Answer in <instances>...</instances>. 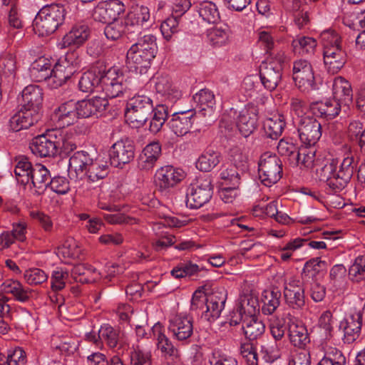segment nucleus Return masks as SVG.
Listing matches in <instances>:
<instances>
[{
    "label": "nucleus",
    "mask_w": 365,
    "mask_h": 365,
    "mask_svg": "<svg viewBox=\"0 0 365 365\" xmlns=\"http://www.w3.org/2000/svg\"><path fill=\"white\" fill-rule=\"evenodd\" d=\"M333 100L342 106H349L353 100V92L350 83L343 77L334 78L332 84Z\"/></svg>",
    "instance_id": "obj_28"
},
{
    "label": "nucleus",
    "mask_w": 365,
    "mask_h": 365,
    "mask_svg": "<svg viewBox=\"0 0 365 365\" xmlns=\"http://www.w3.org/2000/svg\"><path fill=\"white\" fill-rule=\"evenodd\" d=\"M257 307L258 302L256 297L250 294H245L240 297L239 306L240 314L245 316H255Z\"/></svg>",
    "instance_id": "obj_57"
},
{
    "label": "nucleus",
    "mask_w": 365,
    "mask_h": 365,
    "mask_svg": "<svg viewBox=\"0 0 365 365\" xmlns=\"http://www.w3.org/2000/svg\"><path fill=\"white\" fill-rule=\"evenodd\" d=\"M22 108L39 112L43 101V92L38 86L29 85L24 88L21 93Z\"/></svg>",
    "instance_id": "obj_31"
},
{
    "label": "nucleus",
    "mask_w": 365,
    "mask_h": 365,
    "mask_svg": "<svg viewBox=\"0 0 365 365\" xmlns=\"http://www.w3.org/2000/svg\"><path fill=\"white\" fill-rule=\"evenodd\" d=\"M69 273L62 268H57L52 273L51 277V284L52 290L56 292L62 290L68 280Z\"/></svg>",
    "instance_id": "obj_59"
},
{
    "label": "nucleus",
    "mask_w": 365,
    "mask_h": 365,
    "mask_svg": "<svg viewBox=\"0 0 365 365\" xmlns=\"http://www.w3.org/2000/svg\"><path fill=\"white\" fill-rule=\"evenodd\" d=\"M357 161L354 155L349 153L336 169V162L331 160L316 170L317 177L324 181L330 190L334 193L341 191L350 182L356 168Z\"/></svg>",
    "instance_id": "obj_2"
},
{
    "label": "nucleus",
    "mask_w": 365,
    "mask_h": 365,
    "mask_svg": "<svg viewBox=\"0 0 365 365\" xmlns=\"http://www.w3.org/2000/svg\"><path fill=\"white\" fill-rule=\"evenodd\" d=\"M26 354L19 346L9 348L6 359H0V364L2 365H26Z\"/></svg>",
    "instance_id": "obj_50"
},
{
    "label": "nucleus",
    "mask_w": 365,
    "mask_h": 365,
    "mask_svg": "<svg viewBox=\"0 0 365 365\" xmlns=\"http://www.w3.org/2000/svg\"><path fill=\"white\" fill-rule=\"evenodd\" d=\"M304 240L303 238H296L287 242L279 252L280 259L286 262L290 259L293 252L304 246Z\"/></svg>",
    "instance_id": "obj_60"
},
{
    "label": "nucleus",
    "mask_w": 365,
    "mask_h": 365,
    "mask_svg": "<svg viewBox=\"0 0 365 365\" xmlns=\"http://www.w3.org/2000/svg\"><path fill=\"white\" fill-rule=\"evenodd\" d=\"M192 317L185 314H178L169 320L168 331L174 339L181 342H188L193 334Z\"/></svg>",
    "instance_id": "obj_11"
},
{
    "label": "nucleus",
    "mask_w": 365,
    "mask_h": 365,
    "mask_svg": "<svg viewBox=\"0 0 365 365\" xmlns=\"http://www.w3.org/2000/svg\"><path fill=\"white\" fill-rule=\"evenodd\" d=\"M242 171L243 170L239 168L237 165L232 163L223 165L220 173L223 185L240 186Z\"/></svg>",
    "instance_id": "obj_43"
},
{
    "label": "nucleus",
    "mask_w": 365,
    "mask_h": 365,
    "mask_svg": "<svg viewBox=\"0 0 365 365\" xmlns=\"http://www.w3.org/2000/svg\"><path fill=\"white\" fill-rule=\"evenodd\" d=\"M130 365H152V354L145 351L138 346L134 347L130 353Z\"/></svg>",
    "instance_id": "obj_55"
},
{
    "label": "nucleus",
    "mask_w": 365,
    "mask_h": 365,
    "mask_svg": "<svg viewBox=\"0 0 365 365\" xmlns=\"http://www.w3.org/2000/svg\"><path fill=\"white\" fill-rule=\"evenodd\" d=\"M363 314L354 311L341 322L339 327L344 331V339L347 343H352L359 336L363 323Z\"/></svg>",
    "instance_id": "obj_18"
},
{
    "label": "nucleus",
    "mask_w": 365,
    "mask_h": 365,
    "mask_svg": "<svg viewBox=\"0 0 365 365\" xmlns=\"http://www.w3.org/2000/svg\"><path fill=\"white\" fill-rule=\"evenodd\" d=\"M197 12L203 21L209 24H216L220 19L217 5L210 1H204L199 4Z\"/></svg>",
    "instance_id": "obj_44"
},
{
    "label": "nucleus",
    "mask_w": 365,
    "mask_h": 365,
    "mask_svg": "<svg viewBox=\"0 0 365 365\" xmlns=\"http://www.w3.org/2000/svg\"><path fill=\"white\" fill-rule=\"evenodd\" d=\"M56 148L57 154L59 152L68 154L76 148V143L72 135L64 133L63 131L56 130Z\"/></svg>",
    "instance_id": "obj_48"
},
{
    "label": "nucleus",
    "mask_w": 365,
    "mask_h": 365,
    "mask_svg": "<svg viewBox=\"0 0 365 365\" xmlns=\"http://www.w3.org/2000/svg\"><path fill=\"white\" fill-rule=\"evenodd\" d=\"M229 115H236L237 126L243 136H249L255 130L258 119L257 110L255 106L248 105L238 113L232 108Z\"/></svg>",
    "instance_id": "obj_13"
},
{
    "label": "nucleus",
    "mask_w": 365,
    "mask_h": 365,
    "mask_svg": "<svg viewBox=\"0 0 365 365\" xmlns=\"http://www.w3.org/2000/svg\"><path fill=\"white\" fill-rule=\"evenodd\" d=\"M284 297L286 304L293 309L300 310L305 306L303 282L295 277L284 279Z\"/></svg>",
    "instance_id": "obj_9"
},
{
    "label": "nucleus",
    "mask_w": 365,
    "mask_h": 365,
    "mask_svg": "<svg viewBox=\"0 0 365 365\" xmlns=\"http://www.w3.org/2000/svg\"><path fill=\"white\" fill-rule=\"evenodd\" d=\"M212 194L211 179L207 176L200 177L187 190L186 205L191 209H198L210 200Z\"/></svg>",
    "instance_id": "obj_5"
},
{
    "label": "nucleus",
    "mask_w": 365,
    "mask_h": 365,
    "mask_svg": "<svg viewBox=\"0 0 365 365\" xmlns=\"http://www.w3.org/2000/svg\"><path fill=\"white\" fill-rule=\"evenodd\" d=\"M259 77L263 86L269 90L274 89L281 78L279 70H264L259 73Z\"/></svg>",
    "instance_id": "obj_58"
},
{
    "label": "nucleus",
    "mask_w": 365,
    "mask_h": 365,
    "mask_svg": "<svg viewBox=\"0 0 365 365\" xmlns=\"http://www.w3.org/2000/svg\"><path fill=\"white\" fill-rule=\"evenodd\" d=\"M210 365H238L237 361L232 356L214 350L210 359Z\"/></svg>",
    "instance_id": "obj_63"
},
{
    "label": "nucleus",
    "mask_w": 365,
    "mask_h": 365,
    "mask_svg": "<svg viewBox=\"0 0 365 365\" xmlns=\"http://www.w3.org/2000/svg\"><path fill=\"white\" fill-rule=\"evenodd\" d=\"M98 339L110 349H123L125 342L120 337L119 331L110 326L103 325L98 331Z\"/></svg>",
    "instance_id": "obj_35"
},
{
    "label": "nucleus",
    "mask_w": 365,
    "mask_h": 365,
    "mask_svg": "<svg viewBox=\"0 0 365 365\" xmlns=\"http://www.w3.org/2000/svg\"><path fill=\"white\" fill-rule=\"evenodd\" d=\"M120 70H104L101 74L102 82L106 86V92L108 97L115 98L123 91L122 78L119 76L118 72Z\"/></svg>",
    "instance_id": "obj_32"
},
{
    "label": "nucleus",
    "mask_w": 365,
    "mask_h": 365,
    "mask_svg": "<svg viewBox=\"0 0 365 365\" xmlns=\"http://www.w3.org/2000/svg\"><path fill=\"white\" fill-rule=\"evenodd\" d=\"M226 300L227 292L223 288L209 294L205 309L201 312V317L210 322L215 321L220 317Z\"/></svg>",
    "instance_id": "obj_15"
},
{
    "label": "nucleus",
    "mask_w": 365,
    "mask_h": 365,
    "mask_svg": "<svg viewBox=\"0 0 365 365\" xmlns=\"http://www.w3.org/2000/svg\"><path fill=\"white\" fill-rule=\"evenodd\" d=\"M24 279L29 284H39L46 282L48 276L42 269L34 268L25 272Z\"/></svg>",
    "instance_id": "obj_61"
},
{
    "label": "nucleus",
    "mask_w": 365,
    "mask_h": 365,
    "mask_svg": "<svg viewBox=\"0 0 365 365\" xmlns=\"http://www.w3.org/2000/svg\"><path fill=\"white\" fill-rule=\"evenodd\" d=\"M56 130L34 138L30 144L33 154L41 158L57 155Z\"/></svg>",
    "instance_id": "obj_16"
},
{
    "label": "nucleus",
    "mask_w": 365,
    "mask_h": 365,
    "mask_svg": "<svg viewBox=\"0 0 365 365\" xmlns=\"http://www.w3.org/2000/svg\"><path fill=\"white\" fill-rule=\"evenodd\" d=\"M200 271L199 266L191 262H181L171 271V274L175 278L191 277Z\"/></svg>",
    "instance_id": "obj_52"
},
{
    "label": "nucleus",
    "mask_w": 365,
    "mask_h": 365,
    "mask_svg": "<svg viewBox=\"0 0 365 365\" xmlns=\"http://www.w3.org/2000/svg\"><path fill=\"white\" fill-rule=\"evenodd\" d=\"M153 110L152 100L145 96L130 99L125 112L126 121L133 127L140 128L147 121Z\"/></svg>",
    "instance_id": "obj_7"
},
{
    "label": "nucleus",
    "mask_w": 365,
    "mask_h": 365,
    "mask_svg": "<svg viewBox=\"0 0 365 365\" xmlns=\"http://www.w3.org/2000/svg\"><path fill=\"white\" fill-rule=\"evenodd\" d=\"M180 19L170 16L161 24L160 31L166 41H171L173 36L180 31Z\"/></svg>",
    "instance_id": "obj_53"
},
{
    "label": "nucleus",
    "mask_w": 365,
    "mask_h": 365,
    "mask_svg": "<svg viewBox=\"0 0 365 365\" xmlns=\"http://www.w3.org/2000/svg\"><path fill=\"white\" fill-rule=\"evenodd\" d=\"M319 38L323 46V50L341 46V38L340 35L333 29L323 31L320 34Z\"/></svg>",
    "instance_id": "obj_54"
},
{
    "label": "nucleus",
    "mask_w": 365,
    "mask_h": 365,
    "mask_svg": "<svg viewBox=\"0 0 365 365\" xmlns=\"http://www.w3.org/2000/svg\"><path fill=\"white\" fill-rule=\"evenodd\" d=\"M285 127L284 118L282 115H274L267 118L263 123L265 135L271 139H277Z\"/></svg>",
    "instance_id": "obj_39"
},
{
    "label": "nucleus",
    "mask_w": 365,
    "mask_h": 365,
    "mask_svg": "<svg viewBox=\"0 0 365 365\" xmlns=\"http://www.w3.org/2000/svg\"><path fill=\"white\" fill-rule=\"evenodd\" d=\"M104 28V34L107 39L110 41H117L120 39L124 34H132L129 31V28L124 21H114L107 23Z\"/></svg>",
    "instance_id": "obj_45"
},
{
    "label": "nucleus",
    "mask_w": 365,
    "mask_h": 365,
    "mask_svg": "<svg viewBox=\"0 0 365 365\" xmlns=\"http://www.w3.org/2000/svg\"><path fill=\"white\" fill-rule=\"evenodd\" d=\"M51 118L58 127H65L73 124L78 119L76 102L68 101L62 103L55 110Z\"/></svg>",
    "instance_id": "obj_23"
},
{
    "label": "nucleus",
    "mask_w": 365,
    "mask_h": 365,
    "mask_svg": "<svg viewBox=\"0 0 365 365\" xmlns=\"http://www.w3.org/2000/svg\"><path fill=\"white\" fill-rule=\"evenodd\" d=\"M93 159L84 151L75 153L69 159L68 173L76 179H83L86 177L87 170Z\"/></svg>",
    "instance_id": "obj_24"
},
{
    "label": "nucleus",
    "mask_w": 365,
    "mask_h": 365,
    "mask_svg": "<svg viewBox=\"0 0 365 365\" xmlns=\"http://www.w3.org/2000/svg\"><path fill=\"white\" fill-rule=\"evenodd\" d=\"M259 177L263 185L271 187L282 176V163L279 158L270 152L264 153L258 163Z\"/></svg>",
    "instance_id": "obj_6"
},
{
    "label": "nucleus",
    "mask_w": 365,
    "mask_h": 365,
    "mask_svg": "<svg viewBox=\"0 0 365 365\" xmlns=\"http://www.w3.org/2000/svg\"><path fill=\"white\" fill-rule=\"evenodd\" d=\"M66 15L65 6L61 4H51L43 6L34 19V30L39 36L53 34L63 24Z\"/></svg>",
    "instance_id": "obj_3"
},
{
    "label": "nucleus",
    "mask_w": 365,
    "mask_h": 365,
    "mask_svg": "<svg viewBox=\"0 0 365 365\" xmlns=\"http://www.w3.org/2000/svg\"><path fill=\"white\" fill-rule=\"evenodd\" d=\"M300 140L307 146H314L322 136L321 124L311 116L302 118L297 122Z\"/></svg>",
    "instance_id": "obj_12"
},
{
    "label": "nucleus",
    "mask_w": 365,
    "mask_h": 365,
    "mask_svg": "<svg viewBox=\"0 0 365 365\" xmlns=\"http://www.w3.org/2000/svg\"><path fill=\"white\" fill-rule=\"evenodd\" d=\"M281 292L277 288L266 289L262 293V313L265 315L272 314L280 304Z\"/></svg>",
    "instance_id": "obj_36"
},
{
    "label": "nucleus",
    "mask_w": 365,
    "mask_h": 365,
    "mask_svg": "<svg viewBox=\"0 0 365 365\" xmlns=\"http://www.w3.org/2000/svg\"><path fill=\"white\" fill-rule=\"evenodd\" d=\"M150 9L145 6L137 4L128 13L125 21L132 33H140L142 27L150 20Z\"/></svg>",
    "instance_id": "obj_22"
},
{
    "label": "nucleus",
    "mask_w": 365,
    "mask_h": 365,
    "mask_svg": "<svg viewBox=\"0 0 365 365\" xmlns=\"http://www.w3.org/2000/svg\"><path fill=\"white\" fill-rule=\"evenodd\" d=\"M157 94L162 101L167 104L157 105L153 108V115L150 123L149 130L153 133L160 130L169 114L168 106L175 103L182 96V91L173 84L165 73L157 72L153 78Z\"/></svg>",
    "instance_id": "obj_1"
},
{
    "label": "nucleus",
    "mask_w": 365,
    "mask_h": 365,
    "mask_svg": "<svg viewBox=\"0 0 365 365\" xmlns=\"http://www.w3.org/2000/svg\"><path fill=\"white\" fill-rule=\"evenodd\" d=\"M41 118L39 112L35 110H26L21 107L20 110L13 115L9 122V129L14 132L29 128Z\"/></svg>",
    "instance_id": "obj_19"
},
{
    "label": "nucleus",
    "mask_w": 365,
    "mask_h": 365,
    "mask_svg": "<svg viewBox=\"0 0 365 365\" xmlns=\"http://www.w3.org/2000/svg\"><path fill=\"white\" fill-rule=\"evenodd\" d=\"M193 115L192 110L174 113L168 122L170 128L178 136L186 135L192 125Z\"/></svg>",
    "instance_id": "obj_27"
},
{
    "label": "nucleus",
    "mask_w": 365,
    "mask_h": 365,
    "mask_svg": "<svg viewBox=\"0 0 365 365\" xmlns=\"http://www.w3.org/2000/svg\"><path fill=\"white\" fill-rule=\"evenodd\" d=\"M221 154L211 148L206 149L198 158L196 168L204 172H210L221 161Z\"/></svg>",
    "instance_id": "obj_40"
},
{
    "label": "nucleus",
    "mask_w": 365,
    "mask_h": 365,
    "mask_svg": "<svg viewBox=\"0 0 365 365\" xmlns=\"http://www.w3.org/2000/svg\"><path fill=\"white\" fill-rule=\"evenodd\" d=\"M81 249L78 242L73 238L67 239L58 249V255L65 259H75L80 257Z\"/></svg>",
    "instance_id": "obj_47"
},
{
    "label": "nucleus",
    "mask_w": 365,
    "mask_h": 365,
    "mask_svg": "<svg viewBox=\"0 0 365 365\" xmlns=\"http://www.w3.org/2000/svg\"><path fill=\"white\" fill-rule=\"evenodd\" d=\"M327 268V263L319 258H314L306 262L304 267V272L312 277L319 274Z\"/></svg>",
    "instance_id": "obj_64"
},
{
    "label": "nucleus",
    "mask_w": 365,
    "mask_h": 365,
    "mask_svg": "<svg viewBox=\"0 0 365 365\" xmlns=\"http://www.w3.org/2000/svg\"><path fill=\"white\" fill-rule=\"evenodd\" d=\"M90 36L91 29L88 25L83 23L76 24L63 36L58 46L61 48H78L88 41Z\"/></svg>",
    "instance_id": "obj_14"
},
{
    "label": "nucleus",
    "mask_w": 365,
    "mask_h": 365,
    "mask_svg": "<svg viewBox=\"0 0 365 365\" xmlns=\"http://www.w3.org/2000/svg\"><path fill=\"white\" fill-rule=\"evenodd\" d=\"M341 107L340 103L331 99L313 103L310 106V109L316 116L326 120H331L339 115Z\"/></svg>",
    "instance_id": "obj_29"
},
{
    "label": "nucleus",
    "mask_w": 365,
    "mask_h": 365,
    "mask_svg": "<svg viewBox=\"0 0 365 365\" xmlns=\"http://www.w3.org/2000/svg\"><path fill=\"white\" fill-rule=\"evenodd\" d=\"M125 11V5L120 0H107L99 2L94 8L92 17L94 21L107 24L117 21Z\"/></svg>",
    "instance_id": "obj_10"
},
{
    "label": "nucleus",
    "mask_w": 365,
    "mask_h": 365,
    "mask_svg": "<svg viewBox=\"0 0 365 365\" xmlns=\"http://www.w3.org/2000/svg\"><path fill=\"white\" fill-rule=\"evenodd\" d=\"M31 175V182L38 194H41L48 186L51 175L49 170L41 164H35Z\"/></svg>",
    "instance_id": "obj_34"
},
{
    "label": "nucleus",
    "mask_w": 365,
    "mask_h": 365,
    "mask_svg": "<svg viewBox=\"0 0 365 365\" xmlns=\"http://www.w3.org/2000/svg\"><path fill=\"white\" fill-rule=\"evenodd\" d=\"M156 51V38L152 34H148L139 38L130 46L126 57L129 62L136 64L135 68H148L150 61L155 57Z\"/></svg>",
    "instance_id": "obj_4"
},
{
    "label": "nucleus",
    "mask_w": 365,
    "mask_h": 365,
    "mask_svg": "<svg viewBox=\"0 0 365 365\" xmlns=\"http://www.w3.org/2000/svg\"><path fill=\"white\" fill-rule=\"evenodd\" d=\"M316 150L312 146L299 148L296 160H293L291 164L299 167L301 169H312L317 164L315 158Z\"/></svg>",
    "instance_id": "obj_38"
},
{
    "label": "nucleus",
    "mask_w": 365,
    "mask_h": 365,
    "mask_svg": "<svg viewBox=\"0 0 365 365\" xmlns=\"http://www.w3.org/2000/svg\"><path fill=\"white\" fill-rule=\"evenodd\" d=\"M101 81H102L101 76L97 75L96 70H87L82 75L78 86L81 91L91 93Z\"/></svg>",
    "instance_id": "obj_49"
},
{
    "label": "nucleus",
    "mask_w": 365,
    "mask_h": 365,
    "mask_svg": "<svg viewBox=\"0 0 365 365\" xmlns=\"http://www.w3.org/2000/svg\"><path fill=\"white\" fill-rule=\"evenodd\" d=\"M292 76L295 84L304 92L315 89L317 83H321L314 70H294Z\"/></svg>",
    "instance_id": "obj_33"
},
{
    "label": "nucleus",
    "mask_w": 365,
    "mask_h": 365,
    "mask_svg": "<svg viewBox=\"0 0 365 365\" xmlns=\"http://www.w3.org/2000/svg\"><path fill=\"white\" fill-rule=\"evenodd\" d=\"M108 174V166L107 162L96 160H93L90 167H88L86 177L91 182H96L106 178Z\"/></svg>",
    "instance_id": "obj_46"
},
{
    "label": "nucleus",
    "mask_w": 365,
    "mask_h": 365,
    "mask_svg": "<svg viewBox=\"0 0 365 365\" xmlns=\"http://www.w3.org/2000/svg\"><path fill=\"white\" fill-rule=\"evenodd\" d=\"M192 100L196 105L195 109H198V113L202 116H210L213 113L216 101L210 90L201 89L192 96Z\"/></svg>",
    "instance_id": "obj_26"
},
{
    "label": "nucleus",
    "mask_w": 365,
    "mask_h": 365,
    "mask_svg": "<svg viewBox=\"0 0 365 365\" xmlns=\"http://www.w3.org/2000/svg\"><path fill=\"white\" fill-rule=\"evenodd\" d=\"M207 41L214 47L225 46L230 38V30L227 26H214L206 31Z\"/></svg>",
    "instance_id": "obj_42"
},
{
    "label": "nucleus",
    "mask_w": 365,
    "mask_h": 365,
    "mask_svg": "<svg viewBox=\"0 0 365 365\" xmlns=\"http://www.w3.org/2000/svg\"><path fill=\"white\" fill-rule=\"evenodd\" d=\"M186 177L185 172L173 165H165L158 168L155 174V183L161 192H168L177 186Z\"/></svg>",
    "instance_id": "obj_8"
},
{
    "label": "nucleus",
    "mask_w": 365,
    "mask_h": 365,
    "mask_svg": "<svg viewBox=\"0 0 365 365\" xmlns=\"http://www.w3.org/2000/svg\"><path fill=\"white\" fill-rule=\"evenodd\" d=\"M14 173L17 181L22 185H27L31 181V175L33 173L34 165L25 156H19L16 158Z\"/></svg>",
    "instance_id": "obj_41"
},
{
    "label": "nucleus",
    "mask_w": 365,
    "mask_h": 365,
    "mask_svg": "<svg viewBox=\"0 0 365 365\" xmlns=\"http://www.w3.org/2000/svg\"><path fill=\"white\" fill-rule=\"evenodd\" d=\"M151 330L153 339L156 342V346L161 354L166 356H178V349L165 334L164 326L161 323L157 322L153 325Z\"/></svg>",
    "instance_id": "obj_21"
},
{
    "label": "nucleus",
    "mask_w": 365,
    "mask_h": 365,
    "mask_svg": "<svg viewBox=\"0 0 365 365\" xmlns=\"http://www.w3.org/2000/svg\"><path fill=\"white\" fill-rule=\"evenodd\" d=\"M299 148L292 142L291 139L282 138L279 140L277 145V151L282 156L287 157L290 163L293 160H296Z\"/></svg>",
    "instance_id": "obj_56"
},
{
    "label": "nucleus",
    "mask_w": 365,
    "mask_h": 365,
    "mask_svg": "<svg viewBox=\"0 0 365 365\" xmlns=\"http://www.w3.org/2000/svg\"><path fill=\"white\" fill-rule=\"evenodd\" d=\"M292 45L295 52L300 54L312 53L317 46V41L312 37L302 36L294 39Z\"/></svg>",
    "instance_id": "obj_51"
},
{
    "label": "nucleus",
    "mask_w": 365,
    "mask_h": 365,
    "mask_svg": "<svg viewBox=\"0 0 365 365\" xmlns=\"http://www.w3.org/2000/svg\"><path fill=\"white\" fill-rule=\"evenodd\" d=\"M74 58L73 53H67L60 58L41 56L31 63L30 68H57L58 67L69 68L78 66V61Z\"/></svg>",
    "instance_id": "obj_20"
},
{
    "label": "nucleus",
    "mask_w": 365,
    "mask_h": 365,
    "mask_svg": "<svg viewBox=\"0 0 365 365\" xmlns=\"http://www.w3.org/2000/svg\"><path fill=\"white\" fill-rule=\"evenodd\" d=\"M240 353L247 365L258 364L257 354L251 343L242 344L240 347Z\"/></svg>",
    "instance_id": "obj_62"
},
{
    "label": "nucleus",
    "mask_w": 365,
    "mask_h": 365,
    "mask_svg": "<svg viewBox=\"0 0 365 365\" xmlns=\"http://www.w3.org/2000/svg\"><path fill=\"white\" fill-rule=\"evenodd\" d=\"M288 336L290 343L299 348H304L309 342L308 331L305 325L296 319H289V320Z\"/></svg>",
    "instance_id": "obj_25"
},
{
    "label": "nucleus",
    "mask_w": 365,
    "mask_h": 365,
    "mask_svg": "<svg viewBox=\"0 0 365 365\" xmlns=\"http://www.w3.org/2000/svg\"><path fill=\"white\" fill-rule=\"evenodd\" d=\"M161 155V146L158 142L147 145L140 155L138 165L140 170L152 169Z\"/></svg>",
    "instance_id": "obj_30"
},
{
    "label": "nucleus",
    "mask_w": 365,
    "mask_h": 365,
    "mask_svg": "<svg viewBox=\"0 0 365 365\" xmlns=\"http://www.w3.org/2000/svg\"><path fill=\"white\" fill-rule=\"evenodd\" d=\"M134 145L130 140H118L109 150L110 164L114 167L127 164L134 158Z\"/></svg>",
    "instance_id": "obj_17"
},
{
    "label": "nucleus",
    "mask_w": 365,
    "mask_h": 365,
    "mask_svg": "<svg viewBox=\"0 0 365 365\" xmlns=\"http://www.w3.org/2000/svg\"><path fill=\"white\" fill-rule=\"evenodd\" d=\"M242 329L247 339L255 340L264 334L265 326L255 316H245L242 320Z\"/></svg>",
    "instance_id": "obj_37"
}]
</instances>
